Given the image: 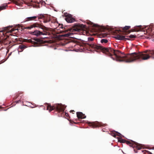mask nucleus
<instances>
[{
  "label": "nucleus",
  "instance_id": "1",
  "mask_svg": "<svg viewBox=\"0 0 154 154\" xmlns=\"http://www.w3.org/2000/svg\"><path fill=\"white\" fill-rule=\"evenodd\" d=\"M89 46L98 52L102 51L108 56H110L113 60L117 61L131 63L137 60H146L151 57L154 58V50H146L142 52H135L125 54L121 53L119 51L114 50L111 48H106L102 46L94 44H88Z\"/></svg>",
  "mask_w": 154,
  "mask_h": 154
},
{
  "label": "nucleus",
  "instance_id": "2",
  "mask_svg": "<svg viewBox=\"0 0 154 154\" xmlns=\"http://www.w3.org/2000/svg\"><path fill=\"white\" fill-rule=\"evenodd\" d=\"M60 28H61L63 29V30L60 31L61 32L64 33L61 35V36L64 37H67L71 36L72 34H73V32H80L81 31L85 28V26L83 24H80L76 25L72 28H67L66 26L64 27L63 28V25L62 24Z\"/></svg>",
  "mask_w": 154,
  "mask_h": 154
},
{
  "label": "nucleus",
  "instance_id": "3",
  "mask_svg": "<svg viewBox=\"0 0 154 154\" xmlns=\"http://www.w3.org/2000/svg\"><path fill=\"white\" fill-rule=\"evenodd\" d=\"M35 23H37L39 25L38 27H35L36 28H41L43 29V32H41L38 30H36L34 32H31L30 33L33 35H35L37 36H40L41 35H47L48 32V31L49 29L48 28L44 26L42 23L40 22H36Z\"/></svg>",
  "mask_w": 154,
  "mask_h": 154
},
{
  "label": "nucleus",
  "instance_id": "4",
  "mask_svg": "<svg viewBox=\"0 0 154 154\" xmlns=\"http://www.w3.org/2000/svg\"><path fill=\"white\" fill-rule=\"evenodd\" d=\"M65 109V107L64 105L60 104H57L54 106H51L50 104H48L47 106V109L50 112L56 109L58 112H61L63 113Z\"/></svg>",
  "mask_w": 154,
  "mask_h": 154
},
{
  "label": "nucleus",
  "instance_id": "5",
  "mask_svg": "<svg viewBox=\"0 0 154 154\" xmlns=\"http://www.w3.org/2000/svg\"><path fill=\"white\" fill-rule=\"evenodd\" d=\"M125 143L129 145L130 146L134 148H136L138 150L140 149L142 147L141 144L132 141L131 142L126 140Z\"/></svg>",
  "mask_w": 154,
  "mask_h": 154
},
{
  "label": "nucleus",
  "instance_id": "6",
  "mask_svg": "<svg viewBox=\"0 0 154 154\" xmlns=\"http://www.w3.org/2000/svg\"><path fill=\"white\" fill-rule=\"evenodd\" d=\"M88 124L90 126L93 128L100 126H105L107 125L106 124H103L102 123L97 121L92 122H89Z\"/></svg>",
  "mask_w": 154,
  "mask_h": 154
},
{
  "label": "nucleus",
  "instance_id": "7",
  "mask_svg": "<svg viewBox=\"0 0 154 154\" xmlns=\"http://www.w3.org/2000/svg\"><path fill=\"white\" fill-rule=\"evenodd\" d=\"M39 25H38L37 23H33L30 25V26H29L28 27H25L23 26H21V29H22L24 30L25 29H31L35 28V27H38L39 26Z\"/></svg>",
  "mask_w": 154,
  "mask_h": 154
},
{
  "label": "nucleus",
  "instance_id": "8",
  "mask_svg": "<svg viewBox=\"0 0 154 154\" xmlns=\"http://www.w3.org/2000/svg\"><path fill=\"white\" fill-rule=\"evenodd\" d=\"M5 28H6V29L7 30V32H11V33L13 32H14V33L15 34L18 31V29L17 28H13L11 29H10L11 27H6Z\"/></svg>",
  "mask_w": 154,
  "mask_h": 154
},
{
  "label": "nucleus",
  "instance_id": "9",
  "mask_svg": "<svg viewBox=\"0 0 154 154\" xmlns=\"http://www.w3.org/2000/svg\"><path fill=\"white\" fill-rule=\"evenodd\" d=\"M77 116L79 119H83L86 118V116L85 114L81 112H76Z\"/></svg>",
  "mask_w": 154,
  "mask_h": 154
},
{
  "label": "nucleus",
  "instance_id": "10",
  "mask_svg": "<svg viewBox=\"0 0 154 154\" xmlns=\"http://www.w3.org/2000/svg\"><path fill=\"white\" fill-rule=\"evenodd\" d=\"M65 20L68 23H73L75 21V19L69 16L65 18Z\"/></svg>",
  "mask_w": 154,
  "mask_h": 154
},
{
  "label": "nucleus",
  "instance_id": "11",
  "mask_svg": "<svg viewBox=\"0 0 154 154\" xmlns=\"http://www.w3.org/2000/svg\"><path fill=\"white\" fill-rule=\"evenodd\" d=\"M115 38L117 39L121 40H125L126 38H125V37L122 35H117L115 37Z\"/></svg>",
  "mask_w": 154,
  "mask_h": 154
},
{
  "label": "nucleus",
  "instance_id": "12",
  "mask_svg": "<svg viewBox=\"0 0 154 154\" xmlns=\"http://www.w3.org/2000/svg\"><path fill=\"white\" fill-rule=\"evenodd\" d=\"M35 42H34L35 44H42L43 43V40L40 39L36 38L35 39Z\"/></svg>",
  "mask_w": 154,
  "mask_h": 154
},
{
  "label": "nucleus",
  "instance_id": "13",
  "mask_svg": "<svg viewBox=\"0 0 154 154\" xmlns=\"http://www.w3.org/2000/svg\"><path fill=\"white\" fill-rule=\"evenodd\" d=\"M37 18L36 16H34L32 17H28L26 18L25 19V21H27L30 20H34Z\"/></svg>",
  "mask_w": 154,
  "mask_h": 154
},
{
  "label": "nucleus",
  "instance_id": "14",
  "mask_svg": "<svg viewBox=\"0 0 154 154\" xmlns=\"http://www.w3.org/2000/svg\"><path fill=\"white\" fill-rule=\"evenodd\" d=\"M112 135L114 137H115L117 135L120 137H121L122 134L118 132L115 131L114 132H113L112 133Z\"/></svg>",
  "mask_w": 154,
  "mask_h": 154
},
{
  "label": "nucleus",
  "instance_id": "15",
  "mask_svg": "<svg viewBox=\"0 0 154 154\" xmlns=\"http://www.w3.org/2000/svg\"><path fill=\"white\" fill-rule=\"evenodd\" d=\"M7 6V5L6 4H3L2 5L0 6V10H2L5 9L6 8V7Z\"/></svg>",
  "mask_w": 154,
  "mask_h": 154
},
{
  "label": "nucleus",
  "instance_id": "16",
  "mask_svg": "<svg viewBox=\"0 0 154 154\" xmlns=\"http://www.w3.org/2000/svg\"><path fill=\"white\" fill-rule=\"evenodd\" d=\"M26 46L25 45H20L19 46V48L21 49V51H22L23 50L26 48Z\"/></svg>",
  "mask_w": 154,
  "mask_h": 154
},
{
  "label": "nucleus",
  "instance_id": "17",
  "mask_svg": "<svg viewBox=\"0 0 154 154\" xmlns=\"http://www.w3.org/2000/svg\"><path fill=\"white\" fill-rule=\"evenodd\" d=\"M131 27L130 26H125L122 28V30L124 31L128 30Z\"/></svg>",
  "mask_w": 154,
  "mask_h": 154
},
{
  "label": "nucleus",
  "instance_id": "18",
  "mask_svg": "<svg viewBox=\"0 0 154 154\" xmlns=\"http://www.w3.org/2000/svg\"><path fill=\"white\" fill-rule=\"evenodd\" d=\"M108 42V40L106 39H103L101 40V42L102 43H106Z\"/></svg>",
  "mask_w": 154,
  "mask_h": 154
},
{
  "label": "nucleus",
  "instance_id": "19",
  "mask_svg": "<svg viewBox=\"0 0 154 154\" xmlns=\"http://www.w3.org/2000/svg\"><path fill=\"white\" fill-rule=\"evenodd\" d=\"M119 142H120V143H125L126 140L124 139H119L118 140Z\"/></svg>",
  "mask_w": 154,
  "mask_h": 154
},
{
  "label": "nucleus",
  "instance_id": "20",
  "mask_svg": "<svg viewBox=\"0 0 154 154\" xmlns=\"http://www.w3.org/2000/svg\"><path fill=\"white\" fill-rule=\"evenodd\" d=\"M94 39V38L93 37H88V40L89 41H93Z\"/></svg>",
  "mask_w": 154,
  "mask_h": 154
},
{
  "label": "nucleus",
  "instance_id": "21",
  "mask_svg": "<svg viewBox=\"0 0 154 154\" xmlns=\"http://www.w3.org/2000/svg\"><path fill=\"white\" fill-rule=\"evenodd\" d=\"M129 37L130 38H134L136 37V36L135 35H131L129 36Z\"/></svg>",
  "mask_w": 154,
  "mask_h": 154
},
{
  "label": "nucleus",
  "instance_id": "22",
  "mask_svg": "<svg viewBox=\"0 0 154 154\" xmlns=\"http://www.w3.org/2000/svg\"><path fill=\"white\" fill-rule=\"evenodd\" d=\"M15 4L16 5H22V4H23V2H22L21 3H19L18 2H16L15 3Z\"/></svg>",
  "mask_w": 154,
  "mask_h": 154
},
{
  "label": "nucleus",
  "instance_id": "23",
  "mask_svg": "<svg viewBox=\"0 0 154 154\" xmlns=\"http://www.w3.org/2000/svg\"><path fill=\"white\" fill-rule=\"evenodd\" d=\"M104 28L103 27H100V31H103L104 30Z\"/></svg>",
  "mask_w": 154,
  "mask_h": 154
},
{
  "label": "nucleus",
  "instance_id": "24",
  "mask_svg": "<svg viewBox=\"0 0 154 154\" xmlns=\"http://www.w3.org/2000/svg\"><path fill=\"white\" fill-rule=\"evenodd\" d=\"M107 35V34H103V35H102V37H105Z\"/></svg>",
  "mask_w": 154,
  "mask_h": 154
},
{
  "label": "nucleus",
  "instance_id": "25",
  "mask_svg": "<svg viewBox=\"0 0 154 154\" xmlns=\"http://www.w3.org/2000/svg\"><path fill=\"white\" fill-rule=\"evenodd\" d=\"M33 2L32 1H31V2H30V3L29 4V5H32L33 4Z\"/></svg>",
  "mask_w": 154,
  "mask_h": 154
},
{
  "label": "nucleus",
  "instance_id": "26",
  "mask_svg": "<svg viewBox=\"0 0 154 154\" xmlns=\"http://www.w3.org/2000/svg\"><path fill=\"white\" fill-rule=\"evenodd\" d=\"M72 44H73V43L72 42H69V43H68V44L70 46H72Z\"/></svg>",
  "mask_w": 154,
  "mask_h": 154
},
{
  "label": "nucleus",
  "instance_id": "27",
  "mask_svg": "<svg viewBox=\"0 0 154 154\" xmlns=\"http://www.w3.org/2000/svg\"><path fill=\"white\" fill-rule=\"evenodd\" d=\"M138 26L139 28V29H140L139 30H140V29L141 28V27H142L141 26ZM139 31V30H136V31Z\"/></svg>",
  "mask_w": 154,
  "mask_h": 154
},
{
  "label": "nucleus",
  "instance_id": "28",
  "mask_svg": "<svg viewBox=\"0 0 154 154\" xmlns=\"http://www.w3.org/2000/svg\"><path fill=\"white\" fill-rule=\"evenodd\" d=\"M28 41L27 42H32V41L30 39V40H28Z\"/></svg>",
  "mask_w": 154,
  "mask_h": 154
},
{
  "label": "nucleus",
  "instance_id": "29",
  "mask_svg": "<svg viewBox=\"0 0 154 154\" xmlns=\"http://www.w3.org/2000/svg\"><path fill=\"white\" fill-rule=\"evenodd\" d=\"M65 113L66 116H67L68 115V113H66V112H65Z\"/></svg>",
  "mask_w": 154,
  "mask_h": 154
},
{
  "label": "nucleus",
  "instance_id": "30",
  "mask_svg": "<svg viewBox=\"0 0 154 154\" xmlns=\"http://www.w3.org/2000/svg\"><path fill=\"white\" fill-rule=\"evenodd\" d=\"M75 111L74 110H71L70 111V112H74Z\"/></svg>",
  "mask_w": 154,
  "mask_h": 154
},
{
  "label": "nucleus",
  "instance_id": "31",
  "mask_svg": "<svg viewBox=\"0 0 154 154\" xmlns=\"http://www.w3.org/2000/svg\"><path fill=\"white\" fill-rule=\"evenodd\" d=\"M20 100H18V101H16V102H16V103H19V102H20Z\"/></svg>",
  "mask_w": 154,
  "mask_h": 154
},
{
  "label": "nucleus",
  "instance_id": "32",
  "mask_svg": "<svg viewBox=\"0 0 154 154\" xmlns=\"http://www.w3.org/2000/svg\"><path fill=\"white\" fill-rule=\"evenodd\" d=\"M134 151L135 152H136H136H137L136 151L135 149H134Z\"/></svg>",
  "mask_w": 154,
  "mask_h": 154
},
{
  "label": "nucleus",
  "instance_id": "33",
  "mask_svg": "<svg viewBox=\"0 0 154 154\" xmlns=\"http://www.w3.org/2000/svg\"><path fill=\"white\" fill-rule=\"evenodd\" d=\"M17 97H18V96H17V97H14V99H16V98H17Z\"/></svg>",
  "mask_w": 154,
  "mask_h": 154
},
{
  "label": "nucleus",
  "instance_id": "34",
  "mask_svg": "<svg viewBox=\"0 0 154 154\" xmlns=\"http://www.w3.org/2000/svg\"><path fill=\"white\" fill-rule=\"evenodd\" d=\"M130 32H129V31H128V33H130Z\"/></svg>",
  "mask_w": 154,
  "mask_h": 154
},
{
  "label": "nucleus",
  "instance_id": "35",
  "mask_svg": "<svg viewBox=\"0 0 154 154\" xmlns=\"http://www.w3.org/2000/svg\"><path fill=\"white\" fill-rule=\"evenodd\" d=\"M153 149H154V148H153Z\"/></svg>",
  "mask_w": 154,
  "mask_h": 154
},
{
  "label": "nucleus",
  "instance_id": "36",
  "mask_svg": "<svg viewBox=\"0 0 154 154\" xmlns=\"http://www.w3.org/2000/svg\"><path fill=\"white\" fill-rule=\"evenodd\" d=\"M1 108V107L0 106V108Z\"/></svg>",
  "mask_w": 154,
  "mask_h": 154
}]
</instances>
